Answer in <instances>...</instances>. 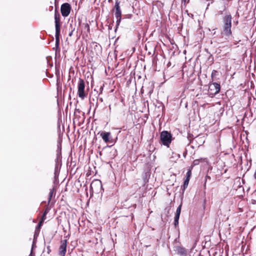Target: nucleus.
I'll use <instances>...</instances> for the list:
<instances>
[{"mask_svg": "<svg viewBox=\"0 0 256 256\" xmlns=\"http://www.w3.org/2000/svg\"><path fill=\"white\" fill-rule=\"evenodd\" d=\"M232 16L230 14H226L222 18V30L221 34L228 40L232 34Z\"/></svg>", "mask_w": 256, "mask_h": 256, "instance_id": "1", "label": "nucleus"}, {"mask_svg": "<svg viewBox=\"0 0 256 256\" xmlns=\"http://www.w3.org/2000/svg\"><path fill=\"white\" fill-rule=\"evenodd\" d=\"M60 13L57 10L56 8L54 12V22H55V28H56V46L58 47L60 42Z\"/></svg>", "mask_w": 256, "mask_h": 256, "instance_id": "2", "label": "nucleus"}, {"mask_svg": "<svg viewBox=\"0 0 256 256\" xmlns=\"http://www.w3.org/2000/svg\"><path fill=\"white\" fill-rule=\"evenodd\" d=\"M220 89V84L216 83V82H210L209 84V87L208 90V96L212 98L214 97L216 94H218Z\"/></svg>", "mask_w": 256, "mask_h": 256, "instance_id": "3", "label": "nucleus"}, {"mask_svg": "<svg viewBox=\"0 0 256 256\" xmlns=\"http://www.w3.org/2000/svg\"><path fill=\"white\" fill-rule=\"evenodd\" d=\"M85 82L84 80L80 78L78 84V94L82 100H84L87 94L84 91Z\"/></svg>", "mask_w": 256, "mask_h": 256, "instance_id": "4", "label": "nucleus"}, {"mask_svg": "<svg viewBox=\"0 0 256 256\" xmlns=\"http://www.w3.org/2000/svg\"><path fill=\"white\" fill-rule=\"evenodd\" d=\"M160 140L164 145L168 146L172 142V134L167 131H162L160 134Z\"/></svg>", "mask_w": 256, "mask_h": 256, "instance_id": "5", "label": "nucleus"}, {"mask_svg": "<svg viewBox=\"0 0 256 256\" xmlns=\"http://www.w3.org/2000/svg\"><path fill=\"white\" fill-rule=\"evenodd\" d=\"M90 189L92 192H100L102 190V184L101 181L98 180H94L90 184Z\"/></svg>", "mask_w": 256, "mask_h": 256, "instance_id": "6", "label": "nucleus"}, {"mask_svg": "<svg viewBox=\"0 0 256 256\" xmlns=\"http://www.w3.org/2000/svg\"><path fill=\"white\" fill-rule=\"evenodd\" d=\"M114 8L116 10L114 14L116 18L117 25H118L121 20L122 12L120 6V2L118 0H116Z\"/></svg>", "mask_w": 256, "mask_h": 256, "instance_id": "7", "label": "nucleus"}, {"mask_svg": "<svg viewBox=\"0 0 256 256\" xmlns=\"http://www.w3.org/2000/svg\"><path fill=\"white\" fill-rule=\"evenodd\" d=\"M70 10L71 7L69 4L64 3L62 4L60 8L62 16L64 17L68 16L70 13Z\"/></svg>", "mask_w": 256, "mask_h": 256, "instance_id": "8", "label": "nucleus"}, {"mask_svg": "<svg viewBox=\"0 0 256 256\" xmlns=\"http://www.w3.org/2000/svg\"><path fill=\"white\" fill-rule=\"evenodd\" d=\"M67 240H64L61 241L60 246L59 248V254L62 256H65L66 251Z\"/></svg>", "mask_w": 256, "mask_h": 256, "instance_id": "9", "label": "nucleus"}, {"mask_svg": "<svg viewBox=\"0 0 256 256\" xmlns=\"http://www.w3.org/2000/svg\"><path fill=\"white\" fill-rule=\"evenodd\" d=\"M110 132H102L100 134V136L102 137V139L105 142H110L111 137H110Z\"/></svg>", "mask_w": 256, "mask_h": 256, "instance_id": "10", "label": "nucleus"}, {"mask_svg": "<svg viewBox=\"0 0 256 256\" xmlns=\"http://www.w3.org/2000/svg\"><path fill=\"white\" fill-rule=\"evenodd\" d=\"M182 204L177 208L176 216L174 217V225L176 227L178 224V220L181 212Z\"/></svg>", "mask_w": 256, "mask_h": 256, "instance_id": "11", "label": "nucleus"}, {"mask_svg": "<svg viewBox=\"0 0 256 256\" xmlns=\"http://www.w3.org/2000/svg\"><path fill=\"white\" fill-rule=\"evenodd\" d=\"M176 250L178 254H180L181 255H186V250L184 248L178 246L176 248Z\"/></svg>", "mask_w": 256, "mask_h": 256, "instance_id": "12", "label": "nucleus"}, {"mask_svg": "<svg viewBox=\"0 0 256 256\" xmlns=\"http://www.w3.org/2000/svg\"><path fill=\"white\" fill-rule=\"evenodd\" d=\"M218 72L216 70H213L212 72L211 78H212V82H213L216 80V77L218 75Z\"/></svg>", "mask_w": 256, "mask_h": 256, "instance_id": "13", "label": "nucleus"}, {"mask_svg": "<svg viewBox=\"0 0 256 256\" xmlns=\"http://www.w3.org/2000/svg\"><path fill=\"white\" fill-rule=\"evenodd\" d=\"M54 192H55V188H52L50 190V192L49 193L48 198V202H50V201L51 200V199H52V197L53 196Z\"/></svg>", "mask_w": 256, "mask_h": 256, "instance_id": "14", "label": "nucleus"}, {"mask_svg": "<svg viewBox=\"0 0 256 256\" xmlns=\"http://www.w3.org/2000/svg\"><path fill=\"white\" fill-rule=\"evenodd\" d=\"M190 181V179L186 178L184 182V187L185 188L187 187Z\"/></svg>", "mask_w": 256, "mask_h": 256, "instance_id": "15", "label": "nucleus"}, {"mask_svg": "<svg viewBox=\"0 0 256 256\" xmlns=\"http://www.w3.org/2000/svg\"><path fill=\"white\" fill-rule=\"evenodd\" d=\"M191 176H192V171L190 170H189L186 173V178L190 179Z\"/></svg>", "mask_w": 256, "mask_h": 256, "instance_id": "16", "label": "nucleus"}, {"mask_svg": "<svg viewBox=\"0 0 256 256\" xmlns=\"http://www.w3.org/2000/svg\"><path fill=\"white\" fill-rule=\"evenodd\" d=\"M46 214H47L46 211H45V212H44V214L42 215V216L40 220H42V222L44 221V220L46 219Z\"/></svg>", "mask_w": 256, "mask_h": 256, "instance_id": "17", "label": "nucleus"}, {"mask_svg": "<svg viewBox=\"0 0 256 256\" xmlns=\"http://www.w3.org/2000/svg\"><path fill=\"white\" fill-rule=\"evenodd\" d=\"M42 223H43L42 220H40V222L38 223V228H40V227L42 226Z\"/></svg>", "mask_w": 256, "mask_h": 256, "instance_id": "18", "label": "nucleus"}, {"mask_svg": "<svg viewBox=\"0 0 256 256\" xmlns=\"http://www.w3.org/2000/svg\"><path fill=\"white\" fill-rule=\"evenodd\" d=\"M110 152L111 153H113L114 157L116 156V154H115L116 153V150H112Z\"/></svg>", "mask_w": 256, "mask_h": 256, "instance_id": "19", "label": "nucleus"}, {"mask_svg": "<svg viewBox=\"0 0 256 256\" xmlns=\"http://www.w3.org/2000/svg\"><path fill=\"white\" fill-rule=\"evenodd\" d=\"M103 86H104V85L102 86H100V93H102V90H103Z\"/></svg>", "mask_w": 256, "mask_h": 256, "instance_id": "20", "label": "nucleus"}, {"mask_svg": "<svg viewBox=\"0 0 256 256\" xmlns=\"http://www.w3.org/2000/svg\"><path fill=\"white\" fill-rule=\"evenodd\" d=\"M73 31L74 30H72L70 33H69V36H71L72 35V32H73Z\"/></svg>", "mask_w": 256, "mask_h": 256, "instance_id": "21", "label": "nucleus"}, {"mask_svg": "<svg viewBox=\"0 0 256 256\" xmlns=\"http://www.w3.org/2000/svg\"><path fill=\"white\" fill-rule=\"evenodd\" d=\"M189 0H182V1L183 2H184L185 4H186V3H188V2H189Z\"/></svg>", "mask_w": 256, "mask_h": 256, "instance_id": "22", "label": "nucleus"}, {"mask_svg": "<svg viewBox=\"0 0 256 256\" xmlns=\"http://www.w3.org/2000/svg\"><path fill=\"white\" fill-rule=\"evenodd\" d=\"M186 154V152H185V154H184V156H185Z\"/></svg>", "mask_w": 256, "mask_h": 256, "instance_id": "23", "label": "nucleus"}, {"mask_svg": "<svg viewBox=\"0 0 256 256\" xmlns=\"http://www.w3.org/2000/svg\"><path fill=\"white\" fill-rule=\"evenodd\" d=\"M186 154V152H185V154H184V156H185Z\"/></svg>", "mask_w": 256, "mask_h": 256, "instance_id": "24", "label": "nucleus"}, {"mask_svg": "<svg viewBox=\"0 0 256 256\" xmlns=\"http://www.w3.org/2000/svg\"><path fill=\"white\" fill-rule=\"evenodd\" d=\"M56 1V0H55V2Z\"/></svg>", "mask_w": 256, "mask_h": 256, "instance_id": "25", "label": "nucleus"}]
</instances>
